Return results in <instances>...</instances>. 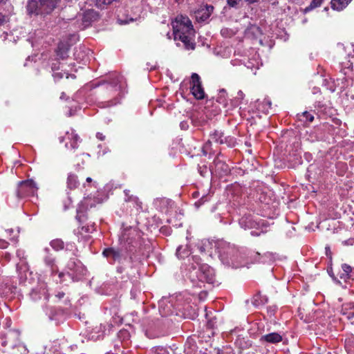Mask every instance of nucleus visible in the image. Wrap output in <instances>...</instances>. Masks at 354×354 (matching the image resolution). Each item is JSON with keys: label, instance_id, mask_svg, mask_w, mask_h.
Here are the masks:
<instances>
[{"label": "nucleus", "instance_id": "f257e3e1", "mask_svg": "<svg viewBox=\"0 0 354 354\" xmlns=\"http://www.w3.org/2000/svg\"><path fill=\"white\" fill-rule=\"evenodd\" d=\"M198 248L201 253L209 257L217 255L221 262L228 266L236 268L242 266V257L239 250L225 241L203 240L198 243Z\"/></svg>", "mask_w": 354, "mask_h": 354}, {"label": "nucleus", "instance_id": "f03ea898", "mask_svg": "<svg viewBox=\"0 0 354 354\" xmlns=\"http://www.w3.org/2000/svg\"><path fill=\"white\" fill-rule=\"evenodd\" d=\"M172 27L174 40L181 41L186 50H194V30L190 19L186 16H178L172 22Z\"/></svg>", "mask_w": 354, "mask_h": 354}, {"label": "nucleus", "instance_id": "7ed1b4c3", "mask_svg": "<svg viewBox=\"0 0 354 354\" xmlns=\"http://www.w3.org/2000/svg\"><path fill=\"white\" fill-rule=\"evenodd\" d=\"M60 0H28L27 11L30 15L45 16L50 14Z\"/></svg>", "mask_w": 354, "mask_h": 354}, {"label": "nucleus", "instance_id": "20e7f679", "mask_svg": "<svg viewBox=\"0 0 354 354\" xmlns=\"http://www.w3.org/2000/svg\"><path fill=\"white\" fill-rule=\"evenodd\" d=\"M189 277L193 283L197 280L201 283L206 282L210 284L216 283L214 270L207 264L198 266V268L194 267L189 272Z\"/></svg>", "mask_w": 354, "mask_h": 354}, {"label": "nucleus", "instance_id": "39448f33", "mask_svg": "<svg viewBox=\"0 0 354 354\" xmlns=\"http://www.w3.org/2000/svg\"><path fill=\"white\" fill-rule=\"evenodd\" d=\"M86 274V269L82 262L77 259H71L68 262L65 270L59 273V277L62 279L67 274L73 281H78Z\"/></svg>", "mask_w": 354, "mask_h": 354}, {"label": "nucleus", "instance_id": "423d86ee", "mask_svg": "<svg viewBox=\"0 0 354 354\" xmlns=\"http://www.w3.org/2000/svg\"><path fill=\"white\" fill-rule=\"evenodd\" d=\"M38 187L32 180L21 181L18 184L17 196L22 198L29 196H34L37 192Z\"/></svg>", "mask_w": 354, "mask_h": 354}, {"label": "nucleus", "instance_id": "0eeeda50", "mask_svg": "<svg viewBox=\"0 0 354 354\" xmlns=\"http://www.w3.org/2000/svg\"><path fill=\"white\" fill-rule=\"evenodd\" d=\"M59 141L60 142H65V147L67 149H75L77 148L80 137L71 129V131H66L65 136L59 138Z\"/></svg>", "mask_w": 354, "mask_h": 354}, {"label": "nucleus", "instance_id": "6e6552de", "mask_svg": "<svg viewBox=\"0 0 354 354\" xmlns=\"http://www.w3.org/2000/svg\"><path fill=\"white\" fill-rule=\"evenodd\" d=\"M192 87L191 91L194 96L198 100L203 99L205 93L200 82V77L196 73L192 75Z\"/></svg>", "mask_w": 354, "mask_h": 354}, {"label": "nucleus", "instance_id": "1a4fd4ad", "mask_svg": "<svg viewBox=\"0 0 354 354\" xmlns=\"http://www.w3.org/2000/svg\"><path fill=\"white\" fill-rule=\"evenodd\" d=\"M30 297L33 301L44 297L45 299H48V295L47 294L46 285L44 282H39L36 287L32 288L30 292Z\"/></svg>", "mask_w": 354, "mask_h": 354}, {"label": "nucleus", "instance_id": "9d476101", "mask_svg": "<svg viewBox=\"0 0 354 354\" xmlns=\"http://www.w3.org/2000/svg\"><path fill=\"white\" fill-rule=\"evenodd\" d=\"M214 10L212 6L206 5L196 12V18L198 21H205L209 19Z\"/></svg>", "mask_w": 354, "mask_h": 354}, {"label": "nucleus", "instance_id": "9b49d317", "mask_svg": "<svg viewBox=\"0 0 354 354\" xmlns=\"http://www.w3.org/2000/svg\"><path fill=\"white\" fill-rule=\"evenodd\" d=\"M77 39V35H71V38L70 39V41L67 42L64 44L63 42H61L57 48V54L61 59H64L67 57V53L68 50V48L71 45L73 44Z\"/></svg>", "mask_w": 354, "mask_h": 354}, {"label": "nucleus", "instance_id": "f8f14e48", "mask_svg": "<svg viewBox=\"0 0 354 354\" xmlns=\"http://www.w3.org/2000/svg\"><path fill=\"white\" fill-rule=\"evenodd\" d=\"M103 255L106 257L111 263L120 261L122 259V253L119 250L114 248H107L103 251Z\"/></svg>", "mask_w": 354, "mask_h": 354}, {"label": "nucleus", "instance_id": "ddd939ff", "mask_svg": "<svg viewBox=\"0 0 354 354\" xmlns=\"http://www.w3.org/2000/svg\"><path fill=\"white\" fill-rule=\"evenodd\" d=\"M260 341L269 344H277L282 341V336L278 333H271L261 336Z\"/></svg>", "mask_w": 354, "mask_h": 354}, {"label": "nucleus", "instance_id": "4468645a", "mask_svg": "<svg viewBox=\"0 0 354 354\" xmlns=\"http://www.w3.org/2000/svg\"><path fill=\"white\" fill-rule=\"evenodd\" d=\"M243 64L248 68L251 70L258 69L262 65L259 55L257 53H254L252 58H249L247 62L244 61Z\"/></svg>", "mask_w": 354, "mask_h": 354}, {"label": "nucleus", "instance_id": "2eb2a0df", "mask_svg": "<svg viewBox=\"0 0 354 354\" xmlns=\"http://www.w3.org/2000/svg\"><path fill=\"white\" fill-rule=\"evenodd\" d=\"M342 314L348 320L354 318V303L344 304L342 308Z\"/></svg>", "mask_w": 354, "mask_h": 354}, {"label": "nucleus", "instance_id": "dca6fc26", "mask_svg": "<svg viewBox=\"0 0 354 354\" xmlns=\"http://www.w3.org/2000/svg\"><path fill=\"white\" fill-rule=\"evenodd\" d=\"M155 205L159 207L161 211L166 212L168 207L173 205V202L166 198H157L155 201Z\"/></svg>", "mask_w": 354, "mask_h": 354}, {"label": "nucleus", "instance_id": "f3484780", "mask_svg": "<svg viewBox=\"0 0 354 354\" xmlns=\"http://www.w3.org/2000/svg\"><path fill=\"white\" fill-rule=\"evenodd\" d=\"M214 164L215 165L216 171L218 173H227L229 171L228 166L223 162V160L220 159V156H217L214 160Z\"/></svg>", "mask_w": 354, "mask_h": 354}, {"label": "nucleus", "instance_id": "a211bd4d", "mask_svg": "<svg viewBox=\"0 0 354 354\" xmlns=\"http://www.w3.org/2000/svg\"><path fill=\"white\" fill-rule=\"evenodd\" d=\"M125 201L129 203H132L133 207L136 208L137 210L140 209L142 208V203L139 201L137 196H134L133 195H129V191L125 190Z\"/></svg>", "mask_w": 354, "mask_h": 354}, {"label": "nucleus", "instance_id": "6ab92c4d", "mask_svg": "<svg viewBox=\"0 0 354 354\" xmlns=\"http://www.w3.org/2000/svg\"><path fill=\"white\" fill-rule=\"evenodd\" d=\"M97 17V13L92 10H86L82 17L83 22L84 23V26H87L92 21L95 20Z\"/></svg>", "mask_w": 354, "mask_h": 354}, {"label": "nucleus", "instance_id": "aec40b11", "mask_svg": "<svg viewBox=\"0 0 354 354\" xmlns=\"http://www.w3.org/2000/svg\"><path fill=\"white\" fill-rule=\"evenodd\" d=\"M351 0H331L333 9L340 11L345 8Z\"/></svg>", "mask_w": 354, "mask_h": 354}, {"label": "nucleus", "instance_id": "412c9836", "mask_svg": "<svg viewBox=\"0 0 354 354\" xmlns=\"http://www.w3.org/2000/svg\"><path fill=\"white\" fill-rule=\"evenodd\" d=\"M210 140L219 144H223L227 142V138L224 137L223 133L219 131H215L210 135Z\"/></svg>", "mask_w": 354, "mask_h": 354}, {"label": "nucleus", "instance_id": "4be33fe9", "mask_svg": "<svg viewBox=\"0 0 354 354\" xmlns=\"http://www.w3.org/2000/svg\"><path fill=\"white\" fill-rule=\"evenodd\" d=\"M240 226L246 230L255 226L256 223L252 220L250 216H243L239 220Z\"/></svg>", "mask_w": 354, "mask_h": 354}, {"label": "nucleus", "instance_id": "5701e85b", "mask_svg": "<svg viewBox=\"0 0 354 354\" xmlns=\"http://www.w3.org/2000/svg\"><path fill=\"white\" fill-rule=\"evenodd\" d=\"M79 185L77 177L75 174H70L67 178V187L68 188L73 189Z\"/></svg>", "mask_w": 354, "mask_h": 354}, {"label": "nucleus", "instance_id": "b1692460", "mask_svg": "<svg viewBox=\"0 0 354 354\" xmlns=\"http://www.w3.org/2000/svg\"><path fill=\"white\" fill-rule=\"evenodd\" d=\"M216 101L223 105L225 108L228 106V102L227 100V93L224 89L220 90Z\"/></svg>", "mask_w": 354, "mask_h": 354}, {"label": "nucleus", "instance_id": "393cba45", "mask_svg": "<svg viewBox=\"0 0 354 354\" xmlns=\"http://www.w3.org/2000/svg\"><path fill=\"white\" fill-rule=\"evenodd\" d=\"M189 250L187 246L183 247V245H180L178 247L176 250V256L179 259L185 258V257H188L189 255Z\"/></svg>", "mask_w": 354, "mask_h": 354}, {"label": "nucleus", "instance_id": "a878e982", "mask_svg": "<svg viewBox=\"0 0 354 354\" xmlns=\"http://www.w3.org/2000/svg\"><path fill=\"white\" fill-rule=\"evenodd\" d=\"M259 32L260 30L259 27L254 25H251L245 30V36L248 37H252L257 36L259 33Z\"/></svg>", "mask_w": 354, "mask_h": 354}, {"label": "nucleus", "instance_id": "bb28decb", "mask_svg": "<svg viewBox=\"0 0 354 354\" xmlns=\"http://www.w3.org/2000/svg\"><path fill=\"white\" fill-rule=\"evenodd\" d=\"M299 119L304 122H312L314 120V116L307 111L303 112L301 115H299Z\"/></svg>", "mask_w": 354, "mask_h": 354}, {"label": "nucleus", "instance_id": "cd10ccee", "mask_svg": "<svg viewBox=\"0 0 354 354\" xmlns=\"http://www.w3.org/2000/svg\"><path fill=\"white\" fill-rule=\"evenodd\" d=\"M342 273L340 274V278L344 279L348 278L349 274L352 271V268L349 265L345 263L342 266Z\"/></svg>", "mask_w": 354, "mask_h": 354}, {"label": "nucleus", "instance_id": "c85d7f7f", "mask_svg": "<svg viewBox=\"0 0 354 354\" xmlns=\"http://www.w3.org/2000/svg\"><path fill=\"white\" fill-rule=\"evenodd\" d=\"M52 69L53 71V76L55 80H59L64 77V75H66V78L69 77V74L68 73H62V72H56L55 71L59 69V68H56L55 64H53L52 66Z\"/></svg>", "mask_w": 354, "mask_h": 354}, {"label": "nucleus", "instance_id": "c756f323", "mask_svg": "<svg viewBox=\"0 0 354 354\" xmlns=\"http://www.w3.org/2000/svg\"><path fill=\"white\" fill-rule=\"evenodd\" d=\"M323 1L324 0H313L310 4L305 8V12H309L317 7H319L322 5Z\"/></svg>", "mask_w": 354, "mask_h": 354}, {"label": "nucleus", "instance_id": "7c9ffc66", "mask_svg": "<svg viewBox=\"0 0 354 354\" xmlns=\"http://www.w3.org/2000/svg\"><path fill=\"white\" fill-rule=\"evenodd\" d=\"M50 245L55 250H59L64 248V242L61 239H55L50 242Z\"/></svg>", "mask_w": 354, "mask_h": 354}, {"label": "nucleus", "instance_id": "2f4dec72", "mask_svg": "<svg viewBox=\"0 0 354 354\" xmlns=\"http://www.w3.org/2000/svg\"><path fill=\"white\" fill-rule=\"evenodd\" d=\"M20 335V333L17 330H9L6 334V338L8 342H10L12 339H18Z\"/></svg>", "mask_w": 354, "mask_h": 354}, {"label": "nucleus", "instance_id": "473e14b6", "mask_svg": "<svg viewBox=\"0 0 354 354\" xmlns=\"http://www.w3.org/2000/svg\"><path fill=\"white\" fill-rule=\"evenodd\" d=\"M235 33L236 32L234 30L228 28H223L221 30V35L225 37H230L234 35Z\"/></svg>", "mask_w": 354, "mask_h": 354}, {"label": "nucleus", "instance_id": "72a5a7b5", "mask_svg": "<svg viewBox=\"0 0 354 354\" xmlns=\"http://www.w3.org/2000/svg\"><path fill=\"white\" fill-rule=\"evenodd\" d=\"M54 259L51 257H47L45 259V262L47 265L52 267V273H55V272H57V270L53 268L54 266Z\"/></svg>", "mask_w": 354, "mask_h": 354}, {"label": "nucleus", "instance_id": "f704fd0d", "mask_svg": "<svg viewBox=\"0 0 354 354\" xmlns=\"http://www.w3.org/2000/svg\"><path fill=\"white\" fill-rule=\"evenodd\" d=\"M241 103L237 102L236 99H233L230 100V103L228 104V106L226 108V111H228L230 110H232L236 107H237Z\"/></svg>", "mask_w": 354, "mask_h": 354}, {"label": "nucleus", "instance_id": "c9c22d12", "mask_svg": "<svg viewBox=\"0 0 354 354\" xmlns=\"http://www.w3.org/2000/svg\"><path fill=\"white\" fill-rule=\"evenodd\" d=\"M164 304H165L164 300L160 301L159 308H160V311L161 312L162 315L163 316H167V315H169L171 313V312L169 310H167V311L165 310V308L163 307Z\"/></svg>", "mask_w": 354, "mask_h": 354}, {"label": "nucleus", "instance_id": "e433bc0d", "mask_svg": "<svg viewBox=\"0 0 354 354\" xmlns=\"http://www.w3.org/2000/svg\"><path fill=\"white\" fill-rule=\"evenodd\" d=\"M153 354H169L167 348L163 347L157 348Z\"/></svg>", "mask_w": 354, "mask_h": 354}, {"label": "nucleus", "instance_id": "4c0bfd02", "mask_svg": "<svg viewBox=\"0 0 354 354\" xmlns=\"http://www.w3.org/2000/svg\"><path fill=\"white\" fill-rule=\"evenodd\" d=\"M244 97H245V95L243 93V91H239L237 92L236 96L234 98L236 99V100L237 102H239V103H241L243 100L244 99Z\"/></svg>", "mask_w": 354, "mask_h": 354}, {"label": "nucleus", "instance_id": "58836bf2", "mask_svg": "<svg viewBox=\"0 0 354 354\" xmlns=\"http://www.w3.org/2000/svg\"><path fill=\"white\" fill-rule=\"evenodd\" d=\"M17 256L19 259H23L25 257V251L21 249L17 250Z\"/></svg>", "mask_w": 354, "mask_h": 354}, {"label": "nucleus", "instance_id": "ea45409f", "mask_svg": "<svg viewBox=\"0 0 354 354\" xmlns=\"http://www.w3.org/2000/svg\"><path fill=\"white\" fill-rule=\"evenodd\" d=\"M122 77L120 76H116L115 79L111 82L112 84H113L114 86H116L118 84L120 83Z\"/></svg>", "mask_w": 354, "mask_h": 354}, {"label": "nucleus", "instance_id": "a19ab883", "mask_svg": "<svg viewBox=\"0 0 354 354\" xmlns=\"http://www.w3.org/2000/svg\"><path fill=\"white\" fill-rule=\"evenodd\" d=\"M8 245V243L4 239H0V248L4 249L6 248Z\"/></svg>", "mask_w": 354, "mask_h": 354}, {"label": "nucleus", "instance_id": "79ce46f5", "mask_svg": "<svg viewBox=\"0 0 354 354\" xmlns=\"http://www.w3.org/2000/svg\"><path fill=\"white\" fill-rule=\"evenodd\" d=\"M227 4L230 6L235 7L238 3L239 0H227Z\"/></svg>", "mask_w": 354, "mask_h": 354}, {"label": "nucleus", "instance_id": "37998d69", "mask_svg": "<svg viewBox=\"0 0 354 354\" xmlns=\"http://www.w3.org/2000/svg\"><path fill=\"white\" fill-rule=\"evenodd\" d=\"M343 244L345 245H353L354 244V239H349L343 241Z\"/></svg>", "mask_w": 354, "mask_h": 354}, {"label": "nucleus", "instance_id": "c03bdc74", "mask_svg": "<svg viewBox=\"0 0 354 354\" xmlns=\"http://www.w3.org/2000/svg\"><path fill=\"white\" fill-rule=\"evenodd\" d=\"M7 21V17L5 15H3L0 13V26L3 24Z\"/></svg>", "mask_w": 354, "mask_h": 354}, {"label": "nucleus", "instance_id": "a18cd8bd", "mask_svg": "<svg viewBox=\"0 0 354 354\" xmlns=\"http://www.w3.org/2000/svg\"><path fill=\"white\" fill-rule=\"evenodd\" d=\"M118 20H119V21H120V24H127V23H129V21H133V18H129V19H124V21H123V20H122V19H119Z\"/></svg>", "mask_w": 354, "mask_h": 354}, {"label": "nucleus", "instance_id": "49530a36", "mask_svg": "<svg viewBox=\"0 0 354 354\" xmlns=\"http://www.w3.org/2000/svg\"><path fill=\"white\" fill-rule=\"evenodd\" d=\"M210 143H211V140H208L205 145H204L203 147V151H204V153L205 154H206V152H205V150H207L209 146L210 145Z\"/></svg>", "mask_w": 354, "mask_h": 354}, {"label": "nucleus", "instance_id": "de8ad7c7", "mask_svg": "<svg viewBox=\"0 0 354 354\" xmlns=\"http://www.w3.org/2000/svg\"><path fill=\"white\" fill-rule=\"evenodd\" d=\"M96 137L100 140H104L105 138V136L101 133H97Z\"/></svg>", "mask_w": 354, "mask_h": 354}, {"label": "nucleus", "instance_id": "09e8293b", "mask_svg": "<svg viewBox=\"0 0 354 354\" xmlns=\"http://www.w3.org/2000/svg\"><path fill=\"white\" fill-rule=\"evenodd\" d=\"M128 335V333L125 330H120L118 333V337L120 338L122 336Z\"/></svg>", "mask_w": 354, "mask_h": 354}, {"label": "nucleus", "instance_id": "8fccbe9b", "mask_svg": "<svg viewBox=\"0 0 354 354\" xmlns=\"http://www.w3.org/2000/svg\"><path fill=\"white\" fill-rule=\"evenodd\" d=\"M263 103L266 104L268 106V107H270V106H271V102H270V100H266V99H265V100H263Z\"/></svg>", "mask_w": 354, "mask_h": 354}, {"label": "nucleus", "instance_id": "3c124183", "mask_svg": "<svg viewBox=\"0 0 354 354\" xmlns=\"http://www.w3.org/2000/svg\"><path fill=\"white\" fill-rule=\"evenodd\" d=\"M64 292H59V293H58V294L56 295V297H57L59 299H61V298H62V297H64Z\"/></svg>", "mask_w": 354, "mask_h": 354}, {"label": "nucleus", "instance_id": "603ef678", "mask_svg": "<svg viewBox=\"0 0 354 354\" xmlns=\"http://www.w3.org/2000/svg\"><path fill=\"white\" fill-rule=\"evenodd\" d=\"M248 3H253L256 1H257L258 0H245Z\"/></svg>", "mask_w": 354, "mask_h": 354}, {"label": "nucleus", "instance_id": "864d4df0", "mask_svg": "<svg viewBox=\"0 0 354 354\" xmlns=\"http://www.w3.org/2000/svg\"><path fill=\"white\" fill-rule=\"evenodd\" d=\"M250 234H251V235H252V236H258V235H259V233L255 232L254 231H252V232H250Z\"/></svg>", "mask_w": 354, "mask_h": 354}, {"label": "nucleus", "instance_id": "5fc2aeb1", "mask_svg": "<svg viewBox=\"0 0 354 354\" xmlns=\"http://www.w3.org/2000/svg\"><path fill=\"white\" fill-rule=\"evenodd\" d=\"M86 182H87V183H91V182H92V178H90V177H88V178H86Z\"/></svg>", "mask_w": 354, "mask_h": 354}, {"label": "nucleus", "instance_id": "6e6d98bb", "mask_svg": "<svg viewBox=\"0 0 354 354\" xmlns=\"http://www.w3.org/2000/svg\"><path fill=\"white\" fill-rule=\"evenodd\" d=\"M248 354H257V351H250L248 353Z\"/></svg>", "mask_w": 354, "mask_h": 354}, {"label": "nucleus", "instance_id": "4d7b16f0", "mask_svg": "<svg viewBox=\"0 0 354 354\" xmlns=\"http://www.w3.org/2000/svg\"><path fill=\"white\" fill-rule=\"evenodd\" d=\"M326 254H328V252H329V251H330V248L328 247H326Z\"/></svg>", "mask_w": 354, "mask_h": 354}, {"label": "nucleus", "instance_id": "13d9d810", "mask_svg": "<svg viewBox=\"0 0 354 354\" xmlns=\"http://www.w3.org/2000/svg\"><path fill=\"white\" fill-rule=\"evenodd\" d=\"M87 230V232H93V230H94V229H93V228H92V230H89V229H88V230Z\"/></svg>", "mask_w": 354, "mask_h": 354}, {"label": "nucleus", "instance_id": "bf43d9fd", "mask_svg": "<svg viewBox=\"0 0 354 354\" xmlns=\"http://www.w3.org/2000/svg\"><path fill=\"white\" fill-rule=\"evenodd\" d=\"M5 0H0V3L3 2Z\"/></svg>", "mask_w": 354, "mask_h": 354}, {"label": "nucleus", "instance_id": "052dcab7", "mask_svg": "<svg viewBox=\"0 0 354 354\" xmlns=\"http://www.w3.org/2000/svg\"><path fill=\"white\" fill-rule=\"evenodd\" d=\"M71 77L75 78V75H71Z\"/></svg>", "mask_w": 354, "mask_h": 354}, {"label": "nucleus", "instance_id": "680f3d73", "mask_svg": "<svg viewBox=\"0 0 354 354\" xmlns=\"http://www.w3.org/2000/svg\"><path fill=\"white\" fill-rule=\"evenodd\" d=\"M62 97H64V95H62V96H60V98H62Z\"/></svg>", "mask_w": 354, "mask_h": 354}, {"label": "nucleus", "instance_id": "e2e57ef3", "mask_svg": "<svg viewBox=\"0 0 354 354\" xmlns=\"http://www.w3.org/2000/svg\"><path fill=\"white\" fill-rule=\"evenodd\" d=\"M62 97H64V95H62V96H60V98H62Z\"/></svg>", "mask_w": 354, "mask_h": 354}, {"label": "nucleus", "instance_id": "0e129e2a", "mask_svg": "<svg viewBox=\"0 0 354 354\" xmlns=\"http://www.w3.org/2000/svg\"><path fill=\"white\" fill-rule=\"evenodd\" d=\"M176 1H177L178 0H175Z\"/></svg>", "mask_w": 354, "mask_h": 354}]
</instances>
